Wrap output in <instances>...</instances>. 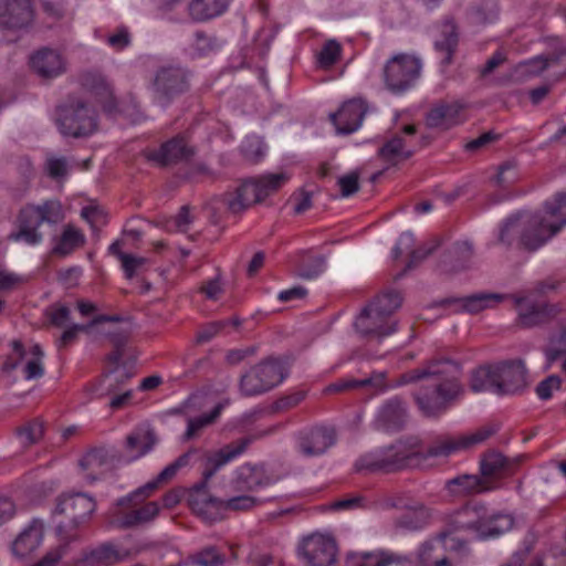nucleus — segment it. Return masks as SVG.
Segmentation results:
<instances>
[{
  "mask_svg": "<svg viewBox=\"0 0 566 566\" xmlns=\"http://www.w3.org/2000/svg\"><path fill=\"white\" fill-rule=\"evenodd\" d=\"M46 170L50 177L54 179L63 178L67 175L69 167L65 157H49L46 159Z\"/></svg>",
  "mask_w": 566,
  "mask_h": 566,
  "instance_id": "61",
  "label": "nucleus"
},
{
  "mask_svg": "<svg viewBox=\"0 0 566 566\" xmlns=\"http://www.w3.org/2000/svg\"><path fill=\"white\" fill-rule=\"evenodd\" d=\"M367 112L365 102L360 98H353L344 103L337 113L329 115L336 126L337 133L350 134L357 130Z\"/></svg>",
  "mask_w": 566,
  "mask_h": 566,
  "instance_id": "26",
  "label": "nucleus"
},
{
  "mask_svg": "<svg viewBox=\"0 0 566 566\" xmlns=\"http://www.w3.org/2000/svg\"><path fill=\"white\" fill-rule=\"evenodd\" d=\"M231 0H191L188 13L196 22H206L223 14Z\"/></svg>",
  "mask_w": 566,
  "mask_h": 566,
  "instance_id": "32",
  "label": "nucleus"
},
{
  "mask_svg": "<svg viewBox=\"0 0 566 566\" xmlns=\"http://www.w3.org/2000/svg\"><path fill=\"white\" fill-rule=\"evenodd\" d=\"M193 49L199 56L207 54L216 46V40L209 38L203 31H197Z\"/></svg>",
  "mask_w": 566,
  "mask_h": 566,
  "instance_id": "64",
  "label": "nucleus"
},
{
  "mask_svg": "<svg viewBox=\"0 0 566 566\" xmlns=\"http://www.w3.org/2000/svg\"><path fill=\"white\" fill-rule=\"evenodd\" d=\"M496 366V395H515L526 387V369L522 361L503 363Z\"/></svg>",
  "mask_w": 566,
  "mask_h": 566,
  "instance_id": "22",
  "label": "nucleus"
},
{
  "mask_svg": "<svg viewBox=\"0 0 566 566\" xmlns=\"http://www.w3.org/2000/svg\"><path fill=\"white\" fill-rule=\"evenodd\" d=\"M420 442L415 439L398 440L395 443L377 449L360 457L356 462L357 470L391 473L403 469L421 467Z\"/></svg>",
  "mask_w": 566,
  "mask_h": 566,
  "instance_id": "4",
  "label": "nucleus"
},
{
  "mask_svg": "<svg viewBox=\"0 0 566 566\" xmlns=\"http://www.w3.org/2000/svg\"><path fill=\"white\" fill-rule=\"evenodd\" d=\"M30 66L41 78L52 80L66 72V60L57 50L42 48L30 56Z\"/></svg>",
  "mask_w": 566,
  "mask_h": 566,
  "instance_id": "23",
  "label": "nucleus"
},
{
  "mask_svg": "<svg viewBox=\"0 0 566 566\" xmlns=\"http://www.w3.org/2000/svg\"><path fill=\"white\" fill-rule=\"evenodd\" d=\"M86 242L84 233L73 224H66L59 238H54L52 252L56 255L65 256L76 249L83 247Z\"/></svg>",
  "mask_w": 566,
  "mask_h": 566,
  "instance_id": "37",
  "label": "nucleus"
},
{
  "mask_svg": "<svg viewBox=\"0 0 566 566\" xmlns=\"http://www.w3.org/2000/svg\"><path fill=\"white\" fill-rule=\"evenodd\" d=\"M156 443L155 433L151 430H138L126 438V451L133 460L148 453Z\"/></svg>",
  "mask_w": 566,
  "mask_h": 566,
  "instance_id": "41",
  "label": "nucleus"
},
{
  "mask_svg": "<svg viewBox=\"0 0 566 566\" xmlns=\"http://www.w3.org/2000/svg\"><path fill=\"white\" fill-rule=\"evenodd\" d=\"M151 87L157 103L167 106L189 88L188 73L178 65L161 66L156 71Z\"/></svg>",
  "mask_w": 566,
  "mask_h": 566,
  "instance_id": "15",
  "label": "nucleus"
},
{
  "mask_svg": "<svg viewBox=\"0 0 566 566\" xmlns=\"http://www.w3.org/2000/svg\"><path fill=\"white\" fill-rule=\"evenodd\" d=\"M542 213L554 224L551 226V234H557L566 226V193H558L546 201Z\"/></svg>",
  "mask_w": 566,
  "mask_h": 566,
  "instance_id": "42",
  "label": "nucleus"
},
{
  "mask_svg": "<svg viewBox=\"0 0 566 566\" xmlns=\"http://www.w3.org/2000/svg\"><path fill=\"white\" fill-rule=\"evenodd\" d=\"M65 218L59 200H46L41 205L23 208L19 216V230L10 234L13 241H23L29 245L42 242L43 234L39 231L42 223L57 224Z\"/></svg>",
  "mask_w": 566,
  "mask_h": 566,
  "instance_id": "6",
  "label": "nucleus"
},
{
  "mask_svg": "<svg viewBox=\"0 0 566 566\" xmlns=\"http://www.w3.org/2000/svg\"><path fill=\"white\" fill-rule=\"evenodd\" d=\"M427 512L422 506H419L412 512L403 514L399 518V525L409 531L422 528L427 523Z\"/></svg>",
  "mask_w": 566,
  "mask_h": 566,
  "instance_id": "54",
  "label": "nucleus"
},
{
  "mask_svg": "<svg viewBox=\"0 0 566 566\" xmlns=\"http://www.w3.org/2000/svg\"><path fill=\"white\" fill-rule=\"evenodd\" d=\"M223 406L222 403H218L210 413L202 415L197 418H188L187 420V430L184 433V441H189L193 439L200 430L210 426L216 421V419L220 416Z\"/></svg>",
  "mask_w": 566,
  "mask_h": 566,
  "instance_id": "50",
  "label": "nucleus"
},
{
  "mask_svg": "<svg viewBox=\"0 0 566 566\" xmlns=\"http://www.w3.org/2000/svg\"><path fill=\"white\" fill-rule=\"evenodd\" d=\"M262 502L263 501L261 499L252 495H238L223 501V511H248L261 504Z\"/></svg>",
  "mask_w": 566,
  "mask_h": 566,
  "instance_id": "55",
  "label": "nucleus"
},
{
  "mask_svg": "<svg viewBox=\"0 0 566 566\" xmlns=\"http://www.w3.org/2000/svg\"><path fill=\"white\" fill-rule=\"evenodd\" d=\"M436 248H437L436 245H430V247L423 245L416 250L411 249L410 258L406 265V269L402 271L401 274H399V276L403 275L407 271L415 269L418 264H420L423 260H426L429 255H431L433 253V251L436 250Z\"/></svg>",
  "mask_w": 566,
  "mask_h": 566,
  "instance_id": "62",
  "label": "nucleus"
},
{
  "mask_svg": "<svg viewBox=\"0 0 566 566\" xmlns=\"http://www.w3.org/2000/svg\"><path fill=\"white\" fill-rule=\"evenodd\" d=\"M56 125L64 136L86 137L96 132L97 115L83 99L70 97L56 109Z\"/></svg>",
  "mask_w": 566,
  "mask_h": 566,
  "instance_id": "8",
  "label": "nucleus"
},
{
  "mask_svg": "<svg viewBox=\"0 0 566 566\" xmlns=\"http://www.w3.org/2000/svg\"><path fill=\"white\" fill-rule=\"evenodd\" d=\"M461 106L457 103H438L426 114V125L441 130L450 129L460 123Z\"/></svg>",
  "mask_w": 566,
  "mask_h": 566,
  "instance_id": "31",
  "label": "nucleus"
},
{
  "mask_svg": "<svg viewBox=\"0 0 566 566\" xmlns=\"http://www.w3.org/2000/svg\"><path fill=\"white\" fill-rule=\"evenodd\" d=\"M467 551V542L446 530L420 546L418 559L423 566H453L448 553L462 554Z\"/></svg>",
  "mask_w": 566,
  "mask_h": 566,
  "instance_id": "13",
  "label": "nucleus"
},
{
  "mask_svg": "<svg viewBox=\"0 0 566 566\" xmlns=\"http://www.w3.org/2000/svg\"><path fill=\"white\" fill-rule=\"evenodd\" d=\"M286 374L280 360L266 359L241 376L240 391L247 397L262 395L281 384Z\"/></svg>",
  "mask_w": 566,
  "mask_h": 566,
  "instance_id": "10",
  "label": "nucleus"
},
{
  "mask_svg": "<svg viewBox=\"0 0 566 566\" xmlns=\"http://www.w3.org/2000/svg\"><path fill=\"white\" fill-rule=\"evenodd\" d=\"M533 539H525L523 546L512 554L507 562L501 566H524V563L533 549Z\"/></svg>",
  "mask_w": 566,
  "mask_h": 566,
  "instance_id": "63",
  "label": "nucleus"
},
{
  "mask_svg": "<svg viewBox=\"0 0 566 566\" xmlns=\"http://www.w3.org/2000/svg\"><path fill=\"white\" fill-rule=\"evenodd\" d=\"M70 315V308L61 304H53L45 311V316L49 322L56 327L67 326Z\"/></svg>",
  "mask_w": 566,
  "mask_h": 566,
  "instance_id": "57",
  "label": "nucleus"
},
{
  "mask_svg": "<svg viewBox=\"0 0 566 566\" xmlns=\"http://www.w3.org/2000/svg\"><path fill=\"white\" fill-rule=\"evenodd\" d=\"M507 295L501 293H476L463 298L457 300L461 310L464 312L476 314L486 308H493L503 302Z\"/></svg>",
  "mask_w": 566,
  "mask_h": 566,
  "instance_id": "38",
  "label": "nucleus"
},
{
  "mask_svg": "<svg viewBox=\"0 0 566 566\" xmlns=\"http://www.w3.org/2000/svg\"><path fill=\"white\" fill-rule=\"evenodd\" d=\"M446 489L457 496L484 493L496 489L494 483L478 474H461L446 482Z\"/></svg>",
  "mask_w": 566,
  "mask_h": 566,
  "instance_id": "30",
  "label": "nucleus"
},
{
  "mask_svg": "<svg viewBox=\"0 0 566 566\" xmlns=\"http://www.w3.org/2000/svg\"><path fill=\"white\" fill-rule=\"evenodd\" d=\"M159 513V506L156 502H148L140 509L132 510L123 513L118 518V526L122 528H130L153 521Z\"/></svg>",
  "mask_w": 566,
  "mask_h": 566,
  "instance_id": "44",
  "label": "nucleus"
},
{
  "mask_svg": "<svg viewBox=\"0 0 566 566\" xmlns=\"http://www.w3.org/2000/svg\"><path fill=\"white\" fill-rule=\"evenodd\" d=\"M287 180L284 174H269L242 182L233 192L223 196V202L232 213H240L277 191Z\"/></svg>",
  "mask_w": 566,
  "mask_h": 566,
  "instance_id": "7",
  "label": "nucleus"
},
{
  "mask_svg": "<svg viewBox=\"0 0 566 566\" xmlns=\"http://www.w3.org/2000/svg\"><path fill=\"white\" fill-rule=\"evenodd\" d=\"M336 441L337 436L333 427L315 426L296 434V450L305 458L321 457L334 447Z\"/></svg>",
  "mask_w": 566,
  "mask_h": 566,
  "instance_id": "16",
  "label": "nucleus"
},
{
  "mask_svg": "<svg viewBox=\"0 0 566 566\" xmlns=\"http://www.w3.org/2000/svg\"><path fill=\"white\" fill-rule=\"evenodd\" d=\"M420 57L398 53L391 56L382 67V82L391 94L401 95L409 91L421 75Z\"/></svg>",
  "mask_w": 566,
  "mask_h": 566,
  "instance_id": "9",
  "label": "nucleus"
},
{
  "mask_svg": "<svg viewBox=\"0 0 566 566\" xmlns=\"http://www.w3.org/2000/svg\"><path fill=\"white\" fill-rule=\"evenodd\" d=\"M10 346L11 353L2 365V371L11 373L23 363L22 371L25 380L43 377L45 371L43 365L44 353L39 344L25 347L20 340L14 339L10 343Z\"/></svg>",
  "mask_w": 566,
  "mask_h": 566,
  "instance_id": "14",
  "label": "nucleus"
},
{
  "mask_svg": "<svg viewBox=\"0 0 566 566\" xmlns=\"http://www.w3.org/2000/svg\"><path fill=\"white\" fill-rule=\"evenodd\" d=\"M546 358V367H552L556 361L562 359L560 370L566 376V325L557 339H552L549 346L544 350Z\"/></svg>",
  "mask_w": 566,
  "mask_h": 566,
  "instance_id": "47",
  "label": "nucleus"
},
{
  "mask_svg": "<svg viewBox=\"0 0 566 566\" xmlns=\"http://www.w3.org/2000/svg\"><path fill=\"white\" fill-rule=\"evenodd\" d=\"M496 366H481L471 374L470 388L473 392L490 391L496 395Z\"/></svg>",
  "mask_w": 566,
  "mask_h": 566,
  "instance_id": "45",
  "label": "nucleus"
},
{
  "mask_svg": "<svg viewBox=\"0 0 566 566\" xmlns=\"http://www.w3.org/2000/svg\"><path fill=\"white\" fill-rule=\"evenodd\" d=\"M128 555V551L112 542H105L84 549L78 563L85 566H113L125 560Z\"/></svg>",
  "mask_w": 566,
  "mask_h": 566,
  "instance_id": "25",
  "label": "nucleus"
},
{
  "mask_svg": "<svg viewBox=\"0 0 566 566\" xmlns=\"http://www.w3.org/2000/svg\"><path fill=\"white\" fill-rule=\"evenodd\" d=\"M496 430L494 426H484L470 433L439 438L426 449L420 446V453L423 455L421 458V467L430 458H447L455 452L469 450L481 444L492 437Z\"/></svg>",
  "mask_w": 566,
  "mask_h": 566,
  "instance_id": "12",
  "label": "nucleus"
},
{
  "mask_svg": "<svg viewBox=\"0 0 566 566\" xmlns=\"http://www.w3.org/2000/svg\"><path fill=\"white\" fill-rule=\"evenodd\" d=\"M134 373L126 366H116L105 375V380L108 381L107 391L111 394L117 390L125 381L133 377Z\"/></svg>",
  "mask_w": 566,
  "mask_h": 566,
  "instance_id": "53",
  "label": "nucleus"
},
{
  "mask_svg": "<svg viewBox=\"0 0 566 566\" xmlns=\"http://www.w3.org/2000/svg\"><path fill=\"white\" fill-rule=\"evenodd\" d=\"M538 226H541L538 218H523V212L513 214L501 224L497 243L509 248L517 242L525 250L536 251L543 247L545 238L539 233L533 237L530 234V231Z\"/></svg>",
  "mask_w": 566,
  "mask_h": 566,
  "instance_id": "11",
  "label": "nucleus"
},
{
  "mask_svg": "<svg viewBox=\"0 0 566 566\" xmlns=\"http://www.w3.org/2000/svg\"><path fill=\"white\" fill-rule=\"evenodd\" d=\"M459 35L452 21H446L441 27L440 38L434 41V50L441 55V63L450 65L457 50Z\"/></svg>",
  "mask_w": 566,
  "mask_h": 566,
  "instance_id": "36",
  "label": "nucleus"
},
{
  "mask_svg": "<svg viewBox=\"0 0 566 566\" xmlns=\"http://www.w3.org/2000/svg\"><path fill=\"white\" fill-rule=\"evenodd\" d=\"M557 67L559 76L566 74V48H562L546 55H537L520 64L523 73L536 76L546 70Z\"/></svg>",
  "mask_w": 566,
  "mask_h": 566,
  "instance_id": "28",
  "label": "nucleus"
},
{
  "mask_svg": "<svg viewBox=\"0 0 566 566\" xmlns=\"http://www.w3.org/2000/svg\"><path fill=\"white\" fill-rule=\"evenodd\" d=\"M33 21L31 0H0V27L10 30L23 29Z\"/></svg>",
  "mask_w": 566,
  "mask_h": 566,
  "instance_id": "24",
  "label": "nucleus"
},
{
  "mask_svg": "<svg viewBox=\"0 0 566 566\" xmlns=\"http://www.w3.org/2000/svg\"><path fill=\"white\" fill-rule=\"evenodd\" d=\"M240 151L247 163L258 164L265 157L266 146L259 136L251 135L243 139Z\"/></svg>",
  "mask_w": 566,
  "mask_h": 566,
  "instance_id": "49",
  "label": "nucleus"
},
{
  "mask_svg": "<svg viewBox=\"0 0 566 566\" xmlns=\"http://www.w3.org/2000/svg\"><path fill=\"white\" fill-rule=\"evenodd\" d=\"M513 300L517 312V322L525 328L542 325L562 311L557 304L538 303L526 296H513Z\"/></svg>",
  "mask_w": 566,
  "mask_h": 566,
  "instance_id": "19",
  "label": "nucleus"
},
{
  "mask_svg": "<svg viewBox=\"0 0 566 566\" xmlns=\"http://www.w3.org/2000/svg\"><path fill=\"white\" fill-rule=\"evenodd\" d=\"M122 268L127 279H132L136 272L147 264L148 260L143 256H136L133 254L120 255Z\"/></svg>",
  "mask_w": 566,
  "mask_h": 566,
  "instance_id": "60",
  "label": "nucleus"
},
{
  "mask_svg": "<svg viewBox=\"0 0 566 566\" xmlns=\"http://www.w3.org/2000/svg\"><path fill=\"white\" fill-rule=\"evenodd\" d=\"M560 385L559 376H548L536 386V394L542 400H547L552 397L554 390L559 389Z\"/></svg>",
  "mask_w": 566,
  "mask_h": 566,
  "instance_id": "59",
  "label": "nucleus"
},
{
  "mask_svg": "<svg viewBox=\"0 0 566 566\" xmlns=\"http://www.w3.org/2000/svg\"><path fill=\"white\" fill-rule=\"evenodd\" d=\"M473 245L469 241L455 242L448 251V255L452 263V269H467L473 258Z\"/></svg>",
  "mask_w": 566,
  "mask_h": 566,
  "instance_id": "51",
  "label": "nucleus"
},
{
  "mask_svg": "<svg viewBox=\"0 0 566 566\" xmlns=\"http://www.w3.org/2000/svg\"><path fill=\"white\" fill-rule=\"evenodd\" d=\"M82 84L97 97L105 113L113 115L116 112L117 105L113 88L105 76L97 72H87L82 76Z\"/></svg>",
  "mask_w": 566,
  "mask_h": 566,
  "instance_id": "29",
  "label": "nucleus"
},
{
  "mask_svg": "<svg viewBox=\"0 0 566 566\" xmlns=\"http://www.w3.org/2000/svg\"><path fill=\"white\" fill-rule=\"evenodd\" d=\"M461 375L458 363L443 359L406 373L400 382L423 381L415 398L422 413L433 417L444 412L463 394Z\"/></svg>",
  "mask_w": 566,
  "mask_h": 566,
  "instance_id": "1",
  "label": "nucleus"
},
{
  "mask_svg": "<svg viewBox=\"0 0 566 566\" xmlns=\"http://www.w3.org/2000/svg\"><path fill=\"white\" fill-rule=\"evenodd\" d=\"M337 185L340 189V196L344 198L350 197L359 190V175L352 171L338 178Z\"/></svg>",
  "mask_w": 566,
  "mask_h": 566,
  "instance_id": "58",
  "label": "nucleus"
},
{
  "mask_svg": "<svg viewBox=\"0 0 566 566\" xmlns=\"http://www.w3.org/2000/svg\"><path fill=\"white\" fill-rule=\"evenodd\" d=\"M402 297L398 292H387L378 295L364 307L356 317V331L369 338L382 339L397 331V322L392 314L401 306Z\"/></svg>",
  "mask_w": 566,
  "mask_h": 566,
  "instance_id": "5",
  "label": "nucleus"
},
{
  "mask_svg": "<svg viewBox=\"0 0 566 566\" xmlns=\"http://www.w3.org/2000/svg\"><path fill=\"white\" fill-rule=\"evenodd\" d=\"M96 509L94 499L85 493H74L63 495L60 497L55 507V513L63 514L69 517L67 523H60L59 525H67L71 534L77 533V527L84 523Z\"/></svg>",
  "mask_w": 566,
  "mask_h": 566,
  "instance_id": "17",
  "label": "nucleus"
},
{
  "mask_svg": "<svg viewBox=\"0 0 566 566\" xmlns=\"http://www.w3.org/2000/svg\"><path fill=\"white\" fill-rule=\"evenodd\" d=\"M42 539L43 527L40 523L33 522L15 538L12 544V552L17 557L23 558L38 549Z\"/></svg>",
  "mask_w": 566,
  "mask_h": 566,
  "instance_id": "33",
  "label": "nucleus"
},
{
  "mask_svg": "<svg viewBox=\"0 0 566 566\" xmlns=\"http://www.w3.org/2000/svg\"><path fill=\"white\" fill-rule=\"evenodd\" d=\"M510 465V461L503 454L496 451H490L485 453L480 461L481 476L494 483L497 489V480L507 472Z\"/></svg>",
  "mask_w": 566,
  "mask_h": 566,
  "instance_id": "35",
  "label": "nucleus"
},
{
  "mask_svg": "<svg viewBox=\"0 0 566 566\" xmlns=\"http://www.w3.org/2000/svg\"><path fill=\"white\" fill-rule=\"evenodd\" d=\"M513 524L510 514L494 513L483 504L470 503L449 516L447 531L451 535L465 532L478 539H490L509 532Z\"/></svg>",
  "mask_w": 566,
  "mask_h": 566,
  "instance_id": "3",
  "label": "nucleus"
},
{
  "mask_svg": "<svg viewBox=\"0 0 566 566\" xmlns=\"http://www.w3.org/2000/svg\"><path fill=\"white\" fill-rule=\"evenodd\" d=\"M406 420V405L401 399L392 398L379 408L373 424L377 430L397 431L403 428Z\"/></svg>",
  "mask_w": 566,
  "mask_h": 566,
  "instance_id": "27",
  "label": "nucleus"
},
{
  "mask_svg": "<svg viewBox=\"0 0 566 566\" xmlns=\"http://www.w3.org/2000/svg\"><path fill=\"white\" fill-rule=\"evenodd\" d=\"M385 373H373L369 377L364 379L343 378L326 387V392H339L346 390L374 388L380 389L384 387Z\"/></svg>",
  "mask_w": 566,
  "mask_h": 566,
  "instance_id": "39",
  "label": "nucleus"
},
{
  "mask_svg": "<svg viewBox=\"0 0 566 566\" xmlns=\"http://www.w3.org/2000/svg\"><path fill=\"white\" fill-rule=\"evenodd\" d=\"M56 534L60 541L59 546L46 553V555L33 566H56L62 556L66 554L69 545L80 539L77 534H71L69 532L67 525H57Z\"/></svg>",
  "mask_w": 566,
  "mask_h": 566,
  "instance_id": "43",
  "label": "nucleus"
},
{
  "mask_svg": "<svg viewBox=\"0 0 566 566\" xmlns=\"http://www.w3.org/2000/svg\"><path fill=\"white\" fill-rule=\"evenodd\" d=\"M189 558L196 566H222L226 562V556L214 546H207L191 554Z\"/></svg>",
  "mask_w": 566,
  "mask_h": 566,
  "instance_id": "52",
  "label": "nucleus"
},
{
  "mask_svg": "<svg viewBox=\"0 0 566 566\" xmlns=\"http://www.w3.org/2000/svg\"><path fill=\"white\" fill-rule=\"evenodd\" d=\"M279 479L263 464L244 463L235 470L233 484L239 491L254 492L276 483Z\"/></svg>",
  "mask_w": 566,
  "mask_h": 566,
  "instance_id": "20",
  "label": "nucleus"
},
{
  "mask_svg": "<svg viewBox=\"0 0 566 566\" xmlns=\"http://www.w3.org/2000/svg\"><path fill=\"white\" fill-rule=\"evenodd\" d=\"M44 434L43 423L39 419H33L15 429V436L24 448L38 443Z\"/></svg>",
  "mask_w": 566,
  "mask_h": 566,
  "instance_id": "48",
  "label": "nucleus"
},
{
  "mask_svg": "<svg viewBox=\"0 0 566 566\" xmlns=\"http://www.w3.org/2000/svg\"><path fill=\"white\" fill-rule=\"evenodd\" d=\"M252 441L250 437L241 438L207 457L202 472L203 482L193 486L188 497L192 512L203 521L212 523L223 517V501L211 496L207 492L206 483L221 468L243 454Z\"/></svg>",
  "mask_w": 566,
  "mask_h": 566,
  "instance_id": "2",
  "label": "nucleus"
},
{
  "mask_svg": "<svg viewBox=\"0 0 566 566\" xmlns=\"http://www.w3.org/2000/svg\"><path fill=\"white\" fill-rule=\"evenodd\" d=\"M340 55V45L335 40L327 41L318 53V63L322 67L328 69L334 65Z\"/></svg>",
  "mask_w": 566,
  "mask_h": 566,
  "instance_id": "56",
  "label": "nucleus"
},
{
  "mask_svg": "<svg viewBox=\"0 0 566 566\" xmlns=\"http://www.w3.org/2000/svg\"><path fill=\"white\" fill-rule=\"evenodd\" d=\"M355 566H409L411 560L391 552L376 551L363 553Z\"/></svg>",
  "mask_w": 566,
  "mask_h": 566,
  "instance_id": "40",
  "label": "nucleus"
},
{
  "mask_svg": "<svg viewBox=\"0 0 566 566\" xmlns=\"http://www.w3.org/2000/svg\"><path fill=\"white\" fill-rule=\"evenodd\" d=\"M412 154V150L406 148L405 140L400 136H394L378 150L379 157L391 164H396L400 159H408Z\"/></svg>",
  "mask_w": 566,
  "mask_h": 566,
  "instance_id": "46",
  "label": "nucleus"
},
{
  "mask_svg": "<svg viewBox=\"0 0 566 566\" xmlns=\"http://www.w3.org/2000/svg\"><path fill=\"white\" fill-rule=\"evenodd\" d=\"M195 151L184 137H174L160 145L158 149L145 151L147 160L153 161L159 167H166L189 160Z\"/></svg>",
  "mask_w": 566,
  "mask_h": 566,
  "instance_id": "21",
  "label": "nucleus"
},
{
  "mask_svg": "<svg viewBox=\"0 0 566 566\" xmlns=\"http://www.w3.org/2000/svg\"><path fill=\"white\" fill-rule=\"evenodd\" d=\"M112 457L104 448H96L88 451L80 461L81 468L86 471L90 481H96L111 468Z\"/></svg>",
  "mask_w": 566,
  "mask_h": 566,
  "instance_id": "34",
  "label": "nucleus"
},
{
  "mask_svg": "<svg viewBox=\"0 0 566 566\" xmlns=\"http://www.w3.org/2000/svg\"><path fill=\"white\" fill-rule=\"evenodd\" d=\"M298 555L306 566H331L336 562V543L331 536L313 534L303 539Z\"/></svg>",
  "mask_w": 566,
  "mask_h": 566,
  "instance_id": "18",
  "label": "nucleus"
}]
</instances>
